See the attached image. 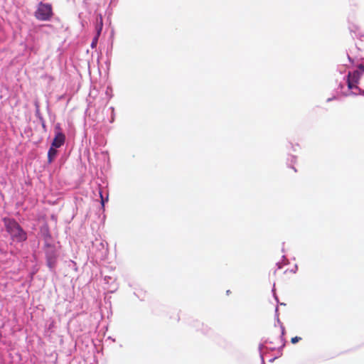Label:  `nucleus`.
I'll return each instance as SVG.
<instances>
[{
  "label": "nucleus",
  "instance_id": "6e6552de",
  "mask_svg": "<svg viewBox=\"0 0 364 364\" xmlns=\"http://www.w3.org/2000/svg\"><path fill=\"white\" fill-rule=\"evenodd\" d=\"M99 36H100L96 35V36L93 38L92 42L91 43V47L92 48L96 47Z\"/></svg>",
  "mask_w": 364,
  "mask_h": 364
},
{
  "label": "nucleus",
  "instance_id": "1a4fd4ad",
  "mask_svg": "<svg viewBox=\"0 0 364 364\" xmlns=\"http://www.w3.org/2000/svg\"><path fill=\"white\" fill-rule=\"evenodd\" d=\"M301 340V337H299V336H295V337L291 338V342L293 344H295V343H296L297 342L300 341Z\"/></svg>",
  "mask_w": 364,
  "mask_h": 364
},
{
  "label": "nucleus",
  "instance_id": "20e7f679",
  "mask_svg": "<svg viewBox=\"0 0 364 364\" xmlns=\"http://www.w3.org/2000/svg\"><path fill=\"white\" fill-rule=\"evenodd\" d=\"M360 73L358 70L349 72L347 76V85L349 90L359 89L358 84L360 79Z\"/></svg>",
  "mask_w": 364,
  "mask_h": 364
},
{
  "label": "nucleus",
  "instance_id": "0eeeda50",
  "mask_svg": "<svg viewBox=\"0 0 364 364\" xmlns=\"http://www.w3.org/2000/svg\"><path fill=\"white\" fill-rule=\"evenodd\" d=\"M102 27H103L102 18L101 16H100L99 18H97V22H96V26H95V28L97 31L96 35H97V36L100 35L101 31L102 30Z\"/></svg>",
  "mask_w": 364,
  "mask_h": 364
},
{
  "label": "nucleus",
  "instance_id": "7ed1b4c3",
  "mask_svg": "<svg viewBox=\"0 0 364 364\" xmlns=\"http://www.w3.org/2000/svg\"><path fill=\"white\" fill-rule=\"evenodd\" d=\"M284 333L282 331L277 329V336H271L268 337L266 343L269 344L267 348L271 350H279L284 346V340L282 338Z\"/></svg>",
  "mask_w": 364,
  "mask_h": 364
},
{
  "label": "nucleus",
  "instance_id": "f03ea898",
  "mask_svg": "<svg viewBox=\"0 0 364 364\" xmlns=\"http://www.w3.org/2000/svg\"><path fill=\"white\" fill-rule=\"evenodd\" d=\"M53 15L52 6L50 4L41 2L38 4L34 16L39 21H49Z\"/></svg>",
  "mask_w": 364,
  "mask_h": 364
},
{
  "label": "nucleus",
  "instance_id": "423d86ee",
  "mask_svg": "<svg viewBox=\"0 0 364 364\" xmlns=\"http://www.w3.org/2000/svg\"><path fill=\"white\" fill-rule=\"evenodd\" d=\"M57 150H56V148H55L54 146H52L48 150V163H51L54 159L55 158L56 155H57Z\"/></svg>",
  "mask_w": 364,
  "mask_h": 364
},
{
  "label": "nucleus",
  "instance_id": "39448f33",
  "mask_svg": "<svg viewBox=\"0 0 364 364\" xmlns=\"http://www.w3.org/2000/svg\"><path fill=\"white\" fill-rule=\"evenodd\" d=\"M65 136L62 132H57L52 142V146L60 147L65 142Z\"/></svg>",
  "mask_w": 364,
  "mask_h": 364
},
{
  "label": "nucleus",
  "instance_id": "f257e3e1",
  "mask_svg": "<svg viewBox=\"0 0 364 364\" xmlns=\"http://www.w3.org/2000/svg\"><path fill=\"white\" fill-rule=\"evenodd\" d=\"M6 231L10 234L13 240L17 242L25 241L27 235L19 224L13 219H4Z\"/></svg>",
  "mask_w": 364,
  "mask_h": 364
},
{
  "label": "nucleus",
  "instance_id": "9d476101",
  "mask_svg": "<svg viewBox=\"0 0 364 364\" xmlns=\"http://www.w3.org/2000/svg\"><path fill=\"white\" fill-rule=\"evenodd\" d=\"M358 68H359L362 72H363V73H364V65H363V64H360V65H358Z\"/></svg>",
  "mask_w": 364,
  "mask_h": 364
}]
</instances>
